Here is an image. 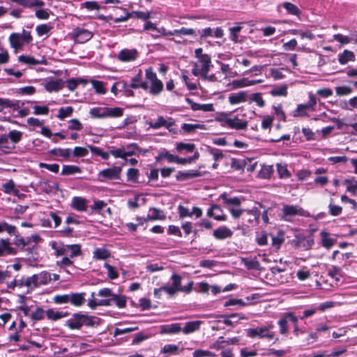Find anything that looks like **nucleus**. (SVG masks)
<instances>
[{
	"label": "nucleus",
	"instance_id": "57",
	"mask_svg": "<svg viewBox=\"0 0 357 357\" xmlns=\"http://www.w3.org/2000/svg\"><path fill=\"white\" fill-rule=\"evenodd\" d=\"M287 324H288V321H287V319H285L284 315L282 316V317L281 319H280L278 320V324L280 328V333L282 335L287 334V333H288Z\"/></svg>",
	"mask_w": 357,
	"mask_h": 357
},
{
	"label": "nucleus",
	"instance_id": "37",
	"mask_svg": "<svg viewBox=\"0 0 357 357\" xmlns=\"http://www.w3.org/2000/svg\"><path fill=\"white\" fill-rule=\"evenodd\" d=\"M81 169L75 165H63L62 167V175H73L81 173Z\"/></svg>",
	"mask_w": 357,
	"mask_h": 357
},
{
	"label": "nucleus",
	"instance_id": "50",
	"mask_svg": "<svg viewBox=\"0 0 357 357\" xmlns=\"http://www.w3.org/2000/svg\"><path fill=\"white\" fill-rule=\"evenodd\" d=\"M123 149L125 151L126 161H127L126 158L129 156H132L135 154L136 151L138 149V146L133 143L127 145L126 146H123Z\"/></svg>",
	"mask_w": 357,
	"mask_h": 357
},
{
	"label": "nucleus",
	"instance_id": "11",
	"mask_svg": "<svg viewBox=\"0 0 357 357\" xmlns=\"http://www.w3.org/2000/svg\"><path fill=\"white\" fill-rule=\"evenodd\" d=\"M118 59L123 62H130L138 57V52L136 49H123L118 54Z\"/></svg>",
	"mask_w": 357,
	"mask_h": 357
},
{
	"label": "nucleus",
	"instance_id": "54",
	"mask_svg": "<svg viewBox=\"0 0 357 357\" xmlns=\"http://www.w3.org/2000/svg\"><path fill=\"white\" fill-rule=\"evenodd\" d=\"M308 109L305 104H300L297 106L296 109L294 111V116H307L306 110Z\"/></svg>",
	"mask_w": 357,
	"mask_h": 357
},
{
	"label": "nucleus",
	"instance_id": "27",
	"mask_svg": "<svg viewBox=\"0 0 357 357\" xmlns=\"http://www.w3.org/2000/svg\"><path fill=\"white\" fill-rule=\"evenodd\" d=\"M181 331V324L174 323L169 325H164L161 327V333L163 334H174L178 333Z\"/></svg>",
	"mask_w": 357,
	"mask_h": 357
},
{
	"label": "nucleus",
	"instance_id": "9",
	"mask_svg": "<svg viewBox=\"0 0 357 357\" xmlns=\"http://www.w3.org/2000/svg\"><path fill=\"white\" fill-rule=\"evenodd\" d=\"M93 36V32L84 28L76 27L72 31L73 39L79 43H84Z\"/></svg>",
	"mask_w": 357,
	"mask_h": 357
},
{
	"label": "nucleus",
	"instance_id": "48",
	"mask_svg": "<svg viewBox=\"0 0 357 357\" xmlns=\"http://www.w3.org/2000/svg\"><path fill=\"white\" fill-rule=\"evenodd\" d=\"M73 112V108L71 106L66 107H61L59 109L57 117L59 119H64L65 118L71 116Z\"/></svg>",
	"mask_w": 357,
	"mask_h": 357
},
{
	"label": "nucleus",
	"instance_id": "25",
	"mask_svg": "<svg viewBox=\"0 0 357 357\" xmlns=\"http://www.w3.org/2000/svg\"><path fill=\"white\" fill-rule=\"evenodd\" d=\"M45 312L48 319L52 321H56L69 315L68 312L55 311L53 309H49Z\"/></svg>",
	"mask_w": 357,
	"mask_h": 357
},
{
	"label": "nucleus",
	"instance_id": "33",
	"mask_svg": "<svg viewBox=\"0 0 357 357\" xmlns=\"http://www.w3.org/2000/svg\"><path fill=\"white\" fill-rule=\"evenodd\" d=\"M320 236L321 238V245L323 247L329 249L334 245L335 240L329 237V234L328 232L322 231L320 233Z\"/></svg>",
	"mask_w": 357,
	"mask_h": 357
},
{
	"label": "nucleus",
	"instance_id": "1",
	"mask_svg": "<svg viewBox=\"0 0 357 357\" xmlns=\"http://www.w3.org/2000/svg\"><path fill=\"white\" fill-rule=\"evenodd\" d=\"M100 324V319L95 316L77 312L66 321L65 326L71 330H79L82 326L93 327Z\"/></svg>",
	"mask_w": 357,
	"mask_h": 357
},
{
	"label": "nucleus",
	"instance_id": "4",
	"mask_svg": "<svg viewBox=\"0 0 357 357\" xmlns=\"http://www.w3.org/2000/svg\"><path fill=\"white\" fill-rule=\"evenodd\" d=\"M282 218L285 220L290 222L292 220V218L296 215L309 217L310 213L307 211L298 206L294 205H284L282 209Z\"/></svg>",
	"mask_w": 357,
	"mask_h": 357
},
{
	"label": "nucleus",
	"instance_id": "47",
	"mask_svg": "<svg viewBox=\"0 0 357 357\" xmlns=\"http://www.w3.org/2000/svg\"><path fill=\"white\" fill-rule=\"evenodd\" d=\"M273 172V168L271 165H264L259 173V177L261 178H269Z\"/></svg>",
	"mask_w": 357,
	"mask_h": 357
},
{
	"label": "nucleus",
	"instance_id": "58",
	"mask_svg": "<svg viewBox=\"0 0 357 357\" xmlns=\"http://www.w3.org/2000/svg\"><path fill=\"white\" fill-rule=\"evenodd\" d=\"M341 107L342 109L347 110H351L353 108H357V96L350 98L348 102H344Z\"/></svg>",
	"mask_w": 357,
	"mask_h": 357
},
{
	"label": "nucleus",
	"instance_id": "60",
	"mask_svg": "<svg viewBox=\"0 0 357 357\" xmlns=\"http://www.w3.org/2000/svg\"><path fill=\"white\" fill-rule=\"evenodd\" d=\"M51 29H52V27L50 26H49L46 24H43L38 25L36 27V31L37 34L39 36H43L45 34H47L51 30Z\"/></svg>",
	"mask_w": 357,
	"mask_h": 357
},
{
	"label": "nucleus",
	"instance_id": "31",
	"mask_svg": "<svg viewBox=\"0 0 357 357\" xmlns=\"http://www.w3.org/2000/svg\"><path fill=\"white\" fill-rule=\"evenodd\" d=\"M123 109L121 107H106L105 118H117L123 116Z\"/></svg>",
	"mask_w": 357,
	"mask_h": 357
},
{
	"label": "nucleus",
	"instance_id": "52",
	"mask_svg": "<svg viewBox=\"0 0 357 357\" xmlns=\"http://www.w3.org/2000/svg\"><path fill=\"white\" fill-rule=\"evenodd\" d=\"M178 351V347L176 344H166L165 345L162 350L161 353L165 354H176Z\"/></svg>",
	"mask_w": 357,
	"mask_h": 357
},
{
	"label": "nucleus",
	"instance_id": "62",
	"mask_svg": "<svg viewBox=\"0 0 357 357\" xmlns=\"http://www.w3.org/2000/svg\"><path fill=\"white\" fill-rule=\"evenodd\" d=\"M277 171L279 174L280 178H286L289 177L290 174L287 169L285 165H282L281 164H277Z\"/></svg>",
	"mask_w": 357,
	"mask_h": 357
},
{
	"label": "nucleus",
	"instance_id": "59",
	"mask_svg": "<svg viewBox=\"0 0 357 357\" xmlns=\"http://www.w3.org/2000/svg\"><path fill=\"white\" fill-rule=\"evenodd\" d=\"M284 242L283 234L280 233L277 236H272V245L278 250Z\"/></svg>",
	"mask_w": 357,
	"mask_h": 357
},
{
	"label": "nucleus",
	"instance_id": "26",
	"mask_svg": "<svg viewBox=\"0 0 357 357\" xmlns=\"http://www.w3.org/2000/svg\"><path fill=\"white\" fill-rule=\"evenodd\" d=\"M354 53L348 50H344L342 54L338 55V61L342 65L347 63L349 61H354Z\"/></svg>",
	"mask_w": 357,
	"mask_h": 357
},
{
	"label": "nucleus",
	"instance_id": "40",
	"mask_svg": "<svg viewBox=\"0 0 357 357\" xmlns=\"http://www.w3.org/2000/svg\"><path fill=\"white\" fill-rule=\"evenodd\" d=\"M282 6L285 8L288 13L298 16L301 13L299 8L294 4L290 2H284Z\"/></svg>",
	"mask_w": 357,
	"mask_h": 357
},
{
	"label": "nucleus",
	"instance_id": "43",
	"mask_svg": "<svg viewBox=\"0 0 357 357\" xmlns=\"http://www.w3.org/2000/svg\"><path fill=\"white\" fill-rule=\"evenodd\" d=\"M91 83L93 88L95 89L96 92L99 94H105L106 89L105 88V84L102 82L91 79L90 81Z\"/></svg>",
	"mask_w": 357,
	"mask_h": 357
},
{
	"label": "nucleus",
	"instance_id": "30",
	"mask_svg": "<svg viewBox=\"0 0 357 357\" xmlns=\"http://www.w3.org/2000/svg\"><path fill=\"white\" fill-rule=\"evenodd\" d=\"M66 256L71 258L79 256L82 255L81 246L79 244L66 245Z\"/></svg>",
	"mask_w": 357,
	"mask_h": 357
},
{
	"label": "nucleus",
	"instance_id": "32",
	"mask_svg": "<svg viewBox=\"0 0 357 357\" xmlns=\"http://www.w3.org/2000/svg\"><path fill=\"white\" fill-rule=\"evenodd\" d=\"M7 254H14L15 250L10 246L9 240L0 239V256Z\"/></svg>",
	"mask_w": 357,
	"mask_h": 357
},
{
	"label": "nucleus",
	"instance_id": "19",
	"mask_svg": "<svg viewBox=\"0 0 357 357\" xmlns=\"http://www.w3.org/2000/svg\"><path fill=\"white\" fill-rule=\"evenodd\" d=\"M217 212L222 213V211L221 208L218 205H212L211 207L207 211V215L208 217L213 218L216 220H222L225 221L227 220V218L223 214H219Z\"/></svg>",
	"mask_w": 357,
	"mask_h": 357
},
{
	"label": "nucleus",
	"instance_id": "21",
	"mask_svg": "<svg viewBox=\"0 0 357 357\" xmlns=\"http://www.w3.org/2000/svg\"><path fill=\"white\" fill-rule=\"evenodd\" d=\"M201 176V173L197 170H189L186 172L179 171L176 174V178L177 181H185L189 178L198 177Z\"/></svg>",
	"mask_w": 357,
	"mask_h": 357
},
{
	"label": "nucleus",
	"instance_id": "16",
	"mask_svg": "<svg viewBox=\"0 0 357 357\" xmlns=\"http://www.w3.org/2000/svg\"><path fill=\"white\" fill-rule=\"evenodd\" d=\"M220 199L223 200L225 206L230 208H231V206H238L241 204V199L240 198L237 197H229L226 192L221 194Z\"/></svg>",
	"mask_w": 357,
	"mask_h": 357
},
{
	"label": "nucleus",
	"instance_id": "22",
	"mask_svg": "<svg viewBox=\"0 0 357 357\" xmlns=\"http://www.w3.org/2000/svg\"><path fill=\"white\" fill-rule=\"evenodd\" d=\"M142 72L139 70V73L131 79L130 87L132 89H142L147 91V85L142 81Z\"/></svg>",
	"mask_w": 357,
	"mask_h": 357
},
{
	"label": "nucleus",
	"instance_id": "64",
	"mask_svg": "<svg viewBox=\"0 0 357 357\" xmlns=\"http://www.w3.org/2000/svg\"><path fill=\"white\" fill-rule=\"evenodd\" d=\"M215 354L206 350H196L193 352V357H214Z\"/></svg>",
	"mask_w": 357,
	"mask_h": 357
},
{
	"label": "nucleus",
	"instance_id": "20",
	"mask_svg": "<svg viewBox=\"0 0 357 357\" xmlns=\"http://www.w3.org/2000/svg\"><path fill=\"white\" fill-rule=\"evenodd\" d=\"M85 293L69 294V303L76 307L82 305L85 302Z\"/></svg>",
	"mask_w": 357,
	"mask_h": 357
},
{
	"label": "nucleus",
	"instance_id": "51",
	"mask_svg": "<svg viewBox=\"0 0 357 357\" xmlns=\"http://www.w3.org/2000/svg\"><path fill=\"white\" fill-rule=\"evenodd\" d=\"M107 206V203L102 200H93V204L91 206L92 211L100 213Z\"/></svg>",
	"mask_w": 357,
	"mask_h": 357
},
{
	"label": "nucleus",
	"instance_id": "14",
	"mask_svg": "<svg viewBox=\"0 0 357 357\" xmlns=\"http://www.w3.org/2000/svg\"><path fill=\"white\" fill-rule=\"evenodd\" d=\"M233 232L225 226H222L213 231V236L218 240H222L231 237Z\"/></svg>",
	"mask_w": 357,
	"mask_h": 357
},
{
	"label": "nucleus",
	"instance_id": "36",
	"mask_svg": "<svg viewBox=\"0 0 357 357\" xmlns=\"http://www.w3.org/2000/svg\"><path fill=\"white\" fill-rule=\"evenodd\" d=\"M114 303L118 307L124 308L126 306V297L123 295H117L113 294L112 296V303Z\"/></svg>",
	"mask_w": 357,
	"mask_h": 357
},
{
	"label": "nucleus",
	"instance_id": "63",
	"mask_svg": "<svg viewBox=\"0 0 357 357\" xmlns=\"http://www.w3.org/2000/svg\"><path fill=\"white\" fill-rule=\"evenodd\" d=\"M203 127L204 126L201 124L183 123L181 126V128L185 132H191L196 129H202Z\"/></svg>",
	"mask_w": 357,
	"mask_h": 357
},
{
	"label": "nucleus",
	"instance_id": "42",
	"mask_svg": "<svg viewBox=\"0 0 357 357\" xmlns=\"http://www.w3.org/2000/svg\"><path fill=\"white\" fill-rule=\"evenodd\" d=\"M9 140L13 144L20 142L22 137V132L16 130H10L8 134Z\"/></svg>",
	"mask_w": 357,
	"mask_h": 357
},
{
	"label": "nucleus",
	"instance_id": "55",
	"mask_svg": "<svg viewBox=\"0 0 357 357\" xmlns=\"http://www.w3.org/2000/svg\"><path fill=\"white\" fill-rule=\"evenodd\" d=\"M172 286L176 290V292L181 291V278L177 274H173L172 275Z\"/></svg>",
	"mask_w": 357,
	"mask_h": 357
},
{
	"label": "nucleus",
	"instance_id": "28",
	"mask_svg": "<svg viewBox=\"0 0 357 357\" xmlns=\"http://www.w3.org/2000/svg\"><path fill=\"white\" fill-rule=\"evenodd\" d=\"M241 263L248 270H261L260 264L255 259L242 258Z\"/></svg>",
	"mask_w": 357,
	"mask_h": 357
},
{
	"label": "nucleus",
	"instance_id": "5",
	"mask_svg": "<svg viewBox=\"0 0 357 357\" xmlns=\"http://www.w3.org/2000/svg\"><path fill=\"white\" fill-rule=\"evenodd\" d=\"M52 280L51 274L47 271H42L27 278V287L31 289L40 285L47 284Z\"/></svg>",
	"mask_w": 357,
	"mask_h": 357
},
{
	"label": "nucleus",
	"instance_id": "6",
	"mask_svg": "<svg viewBox=\"0 0 357 357\" xmlns=\"http://www.w3.org/2000/svg\"><path fill=\"white\" fill-rule=\"evenodd\" d=\"M314 241L312 236H305L301 234H296L294 238L291 240V245L295 248H303L305 250H309L312 248Z\"/></svg>",
	"mask_w": 357,
	"mask_h": 357
},
{
	"label": "nucleus",
	"instance_id": "8",
	"mask_svg": "<svg viewBox=\"0 0 357 357\" xmlns=\"http://www.w3.org/2000/svg\"><path fill=\"white\" fill-rule=\"evenodd\" d=\"M122 167H113L102 169L98 173V181L104 182L106 180H118L121 178Z\"/></svg>",
	"mask_w": 357,
	"mask_h": 357
},
{
	"label": "nucleus",
	"instance_id": "38",
	"mask_svg": "<svg viewBox=\"0 0 357 357\" xmlns=\"http://www.w3.org/2000/svg\"><path fill=\"white\" fill-rule=\"evenodd\" d=\"M109 256V252L105 248H96L93 251V258L97 260L106 259Z\"/></svg>",
	"mask_w": 357,
	"mask_h": 357
},
{
	"label": "nucleus",
	"instance_id": "24",
	"mask_svg": "<svg viewBox=\"0 0 357 357\" xmlns=\"http://www.w3.org/2000/svg\"><path fill=\"white\" fill-rule=\"evenodd\" d=\"M86 204L87 202L86 199L80 197H75L73 198L71 206L77 211H86Z\"/></svg>",
	"mask_w": 357,
	"mask_h": 357
},
{
	"label": "nucleus",
	"instance_id": "7",
	"mask_svg": "<svg viewBox=\"0 0 357 357\" xmlns=\"http://www.w3.org/2000/svg\"><path fill=\"white\" fill-rule=\"evenodd\" d=\"M192 66V73L195 76H199L204 73H208L212 66L211 56H202L197 62H194Z\"/></svg>",
	"mask_w": 357,
	"mask_h": 357
},
{
	"label": "nucleus",
	"instance_id": "61",
	"mask_svg": "<svg viewBox=\"0 0 357 357\" xmlns=\"http://www.w3.org/2000/svg\"><path fill=\"white\" fill-rule=\"evenodd\" d=\"M45 312L46 311H44L42 308L37 307L36 310H35V312H33L31 314V317L34 321L42 320L45 317V314H46Z\"/></svg>",
	"mask_w": 357,
	"mask_h": 357
},
{
	"label": "nucleus",
	"instance_id": "49",
	"mask_svg": "<svg viewBox=\"0 0 357 357\" xmlns=\"http://www.w3.org/2000/svg\"><path fill=\"white\" fill-rule=\"evenodd\" d=\"M270 93L273 96H287V87L286 85L275 87L273 89Z\"/></svg>",
	"mask_w": 357,
	"mask_h": 357
},
{
	"label": "nucleus",
	"instance_id": "53",
	"mask_svg": "<svg viewBox=\"0 0 357 357\" xmlns=\"http://www.w3.org/2000/svg\"><path fill=\"white\" fill-rule=\"evenodd\" d=\"M337 96H348L352 92V89L348 86H341L335 87Z\"/></svg>",
	"mask_w": 357,
	"mask_h": 357
},
{
	"label": "nucleus",
	"instance_id": "23",
	"mask_svg": "<svg viewBox=\"0 0 357 357\" xmlns=\"http://www.w3.org/2000/svg\"><path fill=\"white\" fill-rule=\"evenodd\" d=\"M202 324V321L199 320L188 321L185 323L184 327L181 329V331L184 334L192 333L195 331H198Z\"/></svg>",
	"mask_w": 357,
	"mask_h": 357
},
{
	"label": "nucleus",
	"instance_id": "34",
	"mask_svg": "<svg viewBox=\"0 0 357 357\" xmlns=\"http://www.w3.org/2000/svg\"><path fill=\"white\" fill-rule=\"evenodd\" d=\"M106 107H97L91 108L89 114L92 118L105 119Z\"/></svg>",
	"mask_w": 357,
	"mask_h": 357
},
{
	"label": "nucleus",
	"instance_id": "45",
	"mask_svg": "<svg viewBox=\"0 0 357 357\" xmlns=\"http://www.w3.org/2000/svg\"><path fill=\"white\" fill-rule=\"evenodd\" d=\"M344 184L346 185L347 190L351 192L352 194H356L357 191V180L354 178L346 179L344 181Z\"/></svg>",
	"mask_w": 357,
	"mask_h": 357
},
{
	"label": "nucleus",
	"instance_id": "39",
	"mask_svg": "<svg viewBox=\"0 0 357 357\" xmlns=\"http://www.w3.org/2000/svg\"><path fill=\"white\" fill-rule=\"evenodd\" d=\"M246 211L248 215V222L250 223H252L254 221L258 222L261 213L257 208L254 207L252 209L248 210Z\"/></svg>",
	"mask_w": 357,
	"mask_h": 357
},
{
	"label": "nucleus",
	"instance_id": "29",
	"mask_svg": "<svg viewBox=\"0 0 357 357\" xmlns=\"http://www.w3.org/2000/svg\"><path fill=\"white\" fill-rule=\"evenodd\" d=\"M166 159L169 162H175L177 160V155L170 153L167 150L164 149L159 153L155 157V161L159 162L161 160Z\"/></svg>",
	"mask_w": 357,
	"mask_h": 357
},
{
	"label": "nucleus",
	"instance_id": "56",
	"mask_svg": "<svg viewBox=\"0 0 357 357\" xmlns=\"http://www.w3.org/2000/svg\"><path fill=\"white\" fill-rule=\"evenodd\" d=\"M17 106V103L14 102L8 99L0 98V112H2L5 108L13 107Z\"/></svg>",
	"mask_w": 357,
	"mask_h": 357
},
{
	"label": "nucleus",
	"instance_id": "10",
	"mask_svg": "<svg viewBox=\"0 0 357 357\" xmlns=\"http://www.w3.org/2000/svg\"><path fill=\"white\" fill-rule=\"evenodd\" d=\"M150 128L153 129H158L161 127H165L169 130V131H172V126L174 125V122L169 119V120H166L163 116H160L158 117L155 121H150L148 123Z\"/></svg>",
	"mask_w": 357,
	"mask_h": 357
},
{
	"label": "nucleus",
	"instance_id": "3",
	"mask_svg": "<svg viewBox=\"0 0 357 357\" xmlns=\"http://www.w3.org/2000/svg\"><path fill=\"white\" fill-rule=\"evenodd\" d=\"M273 326L268 324L265 326L257 327L255 328H248L247 330V335L251 338H255L257 337L259 338H266L269 340L275 339L274 342L278 340V337L275 338V333L272 331Z\"/></svg>",
	"mask_w": 357,
	"mask_h": 357
},
{
	"label": "nucleus",
	"instance_id": "12",
	"mask_svg": "<svg viewBox=\"0 0 357 357\" xmlns=\"http://www.w3.org/2000/svg\"><path fill=\"white\" fill-rule=\"evenodd\" d=\"M225 122L228 127L236 130H245L248 127V122L239 119L237 116L234 118H226Z\"/></svg>",
	"mask_w": 357,
	"mask_h": 357
},
{
	"label": "nucleus",
	"instance_id": "13",
	"mask_svg": "<svg viewBox=\"0 0 357 357\" xmlns=\"http://www.w3.org/2000/svg\"><path fill=\"white\" fill-rule=\"evenodd\" d=\"M185 101L190 105L193 111L202 110L203 112H213L214 111L213 105L210 104H199L193 102L190 98H186Z\"/></svg>",
	"mask_w": 357,
	"mask_h": 357
},
{
	"label": "nucleus",
	"instance_id": "41",
	"mask_svg": "<svg viewBox=\"0 0 357 357\" xmlns=\"http://www.w3.org/2000/svg\"><path fill=\"white\" fill-rule=\"evenodd\" d=\"M176 150L179 152H182L183 151H185L186 152H193L195 146L194 144L190 143H183V142H178L176 144Z\"/></svg>",
	"mask_w": 357,
	"mask_h": 357
},
{
	"label": "nucleus",
	"instance_id": "35",
	"mask_svg": "<svg viewBox=\"0 0 357 357\" xmlns=\"http://www.w3.org/2000/svg\"><path fill=\"white\" fill-rule=\"evenodd\" d=\"M9 40L12 47L15 50L21 48L22 44L21 43L22 36L20 33H13L9 36Z\"/></svg>",
	"mask_w": 357,
	"mask_h": 357
},
{
	"label": "nucleus",
	"instance_id": "17",
	"mask_svg": "<svg viewBox=\"0 0 357 357\" xmlns=\"http://www.w3.org/2000/svg\"><path fill=\"white\" fill-rule=\"evenodd\" d=\"M64 86V82L61 79L50 80L45 85V89L49 92L59 91Z\"/></svg>",
	"mask_w": 357,
	"mask_h": 357
},
{
	"label": "nucleus",
	"instance_id": "46",
	"mask_svg": "<svg viewBox=\"0 0 357 357\" xmlns=\"http://www.w3.org/2000/svg\"><path fill=\"white\" fill-rule=\"evenodd\" d=\"M50 153L54 155H59L64 158H68L70 154L69 149H53L50 151Z\"/></svg>",
	"mask_w": 357,
	"mask_h": 357
},
{
	"label": "nucleus",
	"instance_id": "18",
	"mask_svg": "<svg viewBox=\"0 0 357 357\" xmlns=\"http://www.w3.org/2000/svg\"><path fill=\"white\" fill-rule=\"evenodd\" d=\"M247 100V93L245 91H239L235 93H231L228 98V101L231 105L245 102Z\"/></svg>",
	"mask_w": 357,
	"mask_h": 357
},
{
	"label": "nucleus",
	"instance_id": "15",
	"mask_svg": "<svg viewBox=\"0 0 357 357\" xmlns=\"http://www.w3.org/2000/svg\"><path fill=\"white\" fill-rule=\"evenodd\" d=\"M166 218L163 211L157 208H151L149 211V214L145 218V221H152L156 220H165Z\"/></svg>",
	"mask_w": 357,
	"mask_h": 357
},
{
	"label": "nucleus",
	"instance_id": "44",
	"mask_svg": "<svg viewBox=\"0 0 357 357\" xmlns=\"http://www.w3.org/2000/svg\"><path fill=\"white\" fill-rule=\"evenodd\" d=\"M249 79L248 78H242L241 79L233 80L230 83L232 89L249 86Z\"/></svg>",
	"mask_w": 357,
	"mask_h": 357
},
{
	"label": "nucleus",
	"instance_id": "2",
	"mask_svg": "<svg viewBox=\"0 0 357 357\" xmlns=\"http://www.w3.org/2000/svg\"><path fill=\"white\" fill-rule=\"evenodd\" d=\"M146 80L144 83L147 85V90L151 95L158 96L164 89L162 82L157 77L156 73L153 71V68L150 67L145 70Z\"/></svg>",
	"mask_w": 357,
	"mask_h": 357
}]
</instances>
